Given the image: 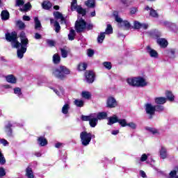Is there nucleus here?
I'll use <instances>...</instances> for the list:
<instances>
[{
    "label": "nucleus",
    "instance_id": "obj_1",
    "mask_svg": "<svg viewBox=\"0 0 178 178\" xmlns=\"http://www.w3.org/2000/svg\"><path fill=\"white\" fill-rule=\"evenodd\" d=\"M52 74L56 79L59 80H65L67 74H70V70L65 65H60L59 67H56L52 70Z\"/></svg>",
    "mask_w": 178,
    "mask_h": 178
},
{
    "label": "nucleus",
    "instance_id": "obj_2",
    "mask_svg": "<svg viewBox=\"0 0 178 178\" xmlns=\"http://www.w3.org/2000/svg\"><path fill=\"white\" fill-rule=\"evenodd\" d=\"M127 83L132 87H145L147 86V81H145V79L143 78V76L128 79Z\"/></svg>",
    "mask_w": 178,
    "mask_h": 178
},
{
    "label": "nucleus",
    "instance_id": "obj_3",
    "mask_svg": "<svg viewBox=\"0 0 178 178\" xmlns=\"http://www.w3.org/2000/svg\"><path fill=\"white\" fill-rule=\"evenodd\" d=\"M80 138L82 145H83V147H87V145L91 143L92 134L91 133H88L87 131H82L80 134Z\"/></svg>",
    "mask_w": 178,
    "mask_h": 178
},
{
    "label": "nucleus",
    "instance_id": "obj_4",
    "mask_svg": "<svg viewBox=\"0 0 178 178\" xmlns=\"http://www.w3.org/2000/svg\"><path fill=\"white\" fill-rule=\"evenodd\" d=\"M75 31L76 33H80L84 32L86 27H87V22L86 20L81 18L75 22Z\"/></svg>",
    "mask_w": 178,
    "mask_h": 178
},
{
    "label": "nucleus",
    "instance_id": "obj_5",
    "mask_svg": "<svg viewBox=\"0 0 178 178\" xmlns=\"http://www.w3.org/2000/svg\"><path fill=\"white\" fill-rule=\"evenodd\" d=\"M145 111L146 115H148L149 119L151 120L154 118L155 115V106L151 103H147L145 104Z\"/></svg>",
    "mask_w": 178,
    "mask_h": 178
},
{
    "label": "nucleus",
    "instance_id": "obj_6",
    "mask_svg": "<svg viewBox=\"0 0 178 178\" xmlns=\"http://www.w3.org/2000/svg\"><path fill=\"white\" fill-rule=\"evenodd\" d=\"M85 77L88 84H92L95 80V73L92 70H87L85 72Z\"/></svg>",
    "mask_w": 178,
    "mask_h": 178
},
{
    "label": "nucleus",
    "instance_id": "obj_7",
    "mask_svg": "<svg viewBox=\"0 0 178 178\" xmlns=\"http://www.w3.org/2000/svg\"><path fill=\"white\" fill-rule=\"evenodd\" d=\"M106 106V108H109L110 109L116 108L118 106V101H116V99H115V97L110 96L107 98Z\"/></svg>",
    "mask_w": 178,
    "mask_h": 178
},
{
    "label": "nucleus",
    "instance_id": "obj_8",
    "mask_svg": "<svg viewBox=\"0 0 178 178\" xmlns=\"http://www.w3.org/2000/svg\"><path fill=\"white\" fill-rule=\"evenodd\" d=\"M6 40L8 42H13L17 40V33L16 31H13L10 33H6Z\"/></svg>",
    "mask_w": 178,
    "mask_h": 178
},
{
    "label": "nucleus",
    "instance_id": "obj_9",
    "mask_svg": "<svg viewBox=\"0 0 178 178\" xmlns=\"http://www.w3.org/2000/svg\"><path fill=\"white\" fill-rule=\"evenodd\" d=\"M19 38H21V47L27 48V45H29V39L26 38V33H24V31L20 33Z\"/></svg>",
    "mask_w": 178,
    "mask_h": 178
},
{
    "label": "nucleus",
    "instance_id": "obj_10",
    "mask_svg": "<svg viewBox=\"0 0 178 178\" xmlns=\"http://www.w3.org/2000/svg\"><path fill=\"white\" fill-rule=\"evenodd\" d=\"M146 49L149 55L151 56V58H158L159 56L158 51L151 48V46H147Z\"/></svg>",
    "mask_w": 178,
    "mask_h": 178
},
{
    "label": "nucleus",
    "instance_id": "obj_11",
    "mask_svg": "<svg viewBox=\"0 0 178 178\" xmlns=\"http://www.w3.org/2000/svg\"><path fill=\"white\" fill-rule=\"evenodd\" d=\"M145 10H149V16L152 17H159V14L154 8H150L149 6H147L145 8Z\"/></svg>",
    "mask_w": 178,
    "mask_h": 178
},
{
    "label": "nucleus",
    "instance_id": "obj_12",
    "mask_svg": "<svg viewBox=\"0 0 178 178\" xmlns=\"http://www.w3.org/2000/svg\"><path fill=\"white\" fill-rule=\"evenodd\" d=\"M119 122V118L116 115H114L108 118L107 124L108 126H112V124H115V123Z\"/></svg>",
    "mask_w": 178,
    "mask_h": 178
},
{
    "label": "nucleus",
    "instance_id": "obj_13",
    "mask_svg": "<svg viewBox=\"0 0 178 178\" xmlns=\"http://www.w3.org/2000/svg\"><path fill=\"white\" fill-rule=\"evenodd\" d=\"M26 51H27V47H21V49H19L17 51V57L19 59H22V58L24 56V54H26Z\"/></svg>",
    "mask_w": 178,
    "mask_h": 178
},
{
    "label": "nucleus",
    "instance_id": "obj_14",
    "mask_svg": "<svg viewBox=\"0 0 178 178\" xmlns=\"http://www.w3.org/2000/svg\"><path fill=\"white\" fill-rule=\"evenodd\" d=\"M38 143L40 147H45V145H48V140L44 136H40L38 138Z\"/></svg>",
    "mask_w": 178,
    "mask_h": 178
},
{
    "label": "nucleus",
    "instance_id": "obj_15",
    "mask_svg": "<svg viewBox=\"0 0 178 178\" xmlns=\"http://www.w3.org/2000/svg\"><path fill=\"white\" fill-rule=\"evenodd\" d=\"M13 127V125H12L10 122H8V124L5 126V131L7 136H8L9 137H11L13 134V130H12Z\"/></svg>",
    "mask_w": 178,
    "mask_h": 178
},
{
    "label": "nucleus",
    "instance_id": "obj_16",
    "mask_svg": "<svg viewBox=\"0 0 178 178\" xmlns=\"http://www.w3.org/2000/svg\"><path fill=\"white\" fill-rule=\"evenodd\" d=\"M1 20H9V17H10V14L9 13V11L6 10H2L1 13Z\"/></svg>",
    "mask_w": 178,
    "mask_h": 178
},
{
    "label": "nucleus",
    "instance_id": "obj_17",
    "mask_svg": "<svg viewBox=\"0 0 178 178\" xmlns=\"http://www.w3.org/2000/svg\"><path fill=\"white\" fill-rule=\"evenodd\" d=\"M6 81L10 83L11 84H16L17 83V79L13 74H10L6 76Z\"/></svg>",
    "mask_w": 178,
    "mask_h": 178
},
{
    "label": "nucleus",
    "instance_id": "obj_18",
    "mask_svg": "<svg viewBox=\"0 0 178 178\" xmlns=\"http://www.w3.org/2000/svg\"><path fill=\"white\" fill-rule=\"evenodd\" d=\"M154 102L156 105H163V104H166V98L163 97H156Z\"/></svg>",
    "mask_w": 178,
    "mask_h": 178
},
{
    "label": "nucleus",
    "instance_id": "obj_19",
    "mask_svg": "<svg viewBox=\"0 0 178 178\" xmlns=\"http://www.w3.org/2000/svg\"><path fill=\"white\" fill-rule=\"evenodd\" d=\"M54 16L57 20H59L60 19L61 22H66V19L65 18V17H63V15H62V13H59V11L54 12Z\"/></svg>",
    "mask_w": 178,
    "mask_h": 178
},
{
    "label": "nucleus",
    "instance_id": "obj_20",
    "mask_svg": "<svg viewBox=\"0 0 178 178\" xmlns=\"http://www.w3.org/2000/svg\"><path fill=\"white\" fill-rule=\"evenodd\" d=\"M157 44L160 45L161 48H166L168 47V40L165 38H161L157 40Z\"/></svg>",
    "mask_w": 178,
    "mask_h": 178
},
{
    "label": "nucleus",
    "instance_id": "obj_21",
    "mask_svg": "<svg viewBox=\"0 0 178 178\" xmlns=\"http://www.w3.org/2000/svg\"><path fill=\"white\" fill-rule=\"evenodd\" d=\"M42 8L45 10H49V9L52 8V3H51L49 1H44L42 3Z\"/></svg>",
    "mask_w": 178,
    "mask_h": 178
},
{
    "label": "nucleus",
    "instance_id": "obj_22",
    "mask_svg": "<svg viewBox=\"0 0 178 178\" xmlns=\"http://www.w3.org/2000/svg\"><path fill=\"white\" fill-rule=\"evenodd\" d=\"M165 97L166 99H168L170 102H173V101H175V95L170 90H167L165 92Z\"/></svg>",
    "mask_w": 178,
    "mask_h": 178
},
{
    "label": "nucleus",
    "instance_id": "obj_23",
    "mask_svg": "<svg viewBox=\"0 0 178 178\" xmlns=\"http://www.w3.org/2000/svg\"><path fill=\"white\" fill-rule=\"evenodd\" d=\"M108 118V113L106 112H99L97 115V120H104Z\"/></svg>",
    "mask_w": 178,
    "mask_h": 178
},
{
    "label": "nucleus",
    "instance_id": "obj_24",
    "mask_svg": "<svg viewBox=\"0 0 178 178\" xmlns=\"http://www.w3.org/2000/svg\"><path fill=\"white\" fill-rule=\"evenodd\" d=\"M160 156L162 159H166L168 157V150H166V148L161 147V149L160 150Z\"/></svg>",
    "mask_w": 178,
    "mask_h": 178
},
{
    "label": "nucleus",
    "instance_id": "obj_25",
    "mask_svg": "<svg viewBox=\"0 0 178 178\" xmlns=\"http://www.w3.org/2000/svg\"><path fill=\"white\" fill-rule=\"evenodd\" d=\"M90 127H95L98 124V119L97 118L90 117L89 120Z\"/></svg>",
    "mask_w": 178,
    "mask_h": 178
},
{
    "label": "nucleus",
    "instance_id": "obj_26",
    "mask_svg": "<svg viewBox=\"0 0 178 178\" xmlns=\"http://www.w3.org/2000/svg\"><path fill=\"white\" fill-rule=\"evenodd\" d=\"M26 176L28 178H34V174L33 173V168L28 167L26 169Z\"/></svg>",
    "mask_w": 178,
    "mask_h": 178
},
{
    "label": "nucleus",
    "instance_id": "obj_27",
    "mask_svg": "<svg viewBox=\"0 0 178 178\" xmlns=\"http://www.w3.org/2000/svg\"><path fill=\"white\" fill-rule=\"evenodd\" d=\"M53 63L59 65L60 63V56L58 54H55L53 56Z\"/></svg>",
    "mask_w": 178,
    "mask_h": 178
},
{
    "label": "nucleus",
    "instance_id": "obj_28",
    "mask_svg": "<svg viewBox=\"0 0 178 178\" xmlns=\"http://www.w3.org/2000/svg\"><path fill=\"white\" fill-rule=\"evenodd\" d=\"M76 12H77V13H79V15H82V16H86V15H87V10H86V9L83 8V7H81V6H78Z\"/></svg>",
    "mask_w": 178,
    "mask_h": 178
},
{
    "label": "nucleus",
    "instance_id": "obj_29",
    "mask_svg": "<svg viewBox=\"0 0 178 178\" xmlns=\"http://www.w3.org/2000/svg\"><path fill=\"white\" fill-rule=\"evenodd\" d=\"M87 67H88L87 63H79V64L78 65L77 69H78V70H79V72H83V71H84V70H86Z\"/></svg>",
    "mask_w": 178,
    "mask_h": 178
},
{
    "label": "nucleus",
    "instance_id": "obj_30",
    "mask_svg": "<svg viewBox=\"0 0 178 178\" xmlns=\"http://www.w3.org/2000/svg\"><path fill=\"white\" fill-rule=\"evenodd\" d=\"M113 16L115 17V22H117V23H120V24H122L124 22L123 19L119 17V13L118 11L113 12Z\"/></svg>",
    "mask_w": 178,
    "mask_h": 178
},
{
    "label": "nucleus",
    "instance_id": "obj_31",
    "mask_svg": "<svg viewBox=\"0 0 178 178\" xmlns=\"http://www.w3.org/2000/svg\"><path fill=\"white\" fill-rule=\"evenodd\" d=\"M35 20V30H41V22L37 17L34 18Z\"/></svg>",
    "mask_w": 178,
    "mask_h": 178
},
{
    "label": "nucleus",
    "instance_id": "obj_32",
    "mask_svg": "<svg viewBox=\"0 0 178 178\" xmlns=\"http://www.w3.org/2000/svg\"><path fill=\"white\" fill-rule=\"evenodd\" d=\"M79 6H77V0H72L71 3L70 10L72 12H74V10H77Z\"/></svg>",
    "mask_w": 178,
    "mask_h": 178
},
{
    "label": "nucleus",
    "instance_id": "obj_33",
    "mask_svg": "<svg viewBox=\"0 0 178 178\" xmlns=\"http://www.w3.org/2000/svg\"><path fill=\"white\" fill-rule=\"evenodd\" d=\"M31 9V3L30 2L26 3L24 6V8H20L19 10L21 12H27V10H30Z\"/></svg>",
    "mask_w": 178,
    "mask_h": 178
},
{
    "label": "nucleus",
    "instance_id": "obj_34",
    "mask_svg": "<svg viewBox=\"0 0 178 178\" xmlns=\"http://www.w3.org/2000/svg\"><path fill=\"white\" fill-rule=\"evenodd\" d=\"M69 109H70V106L69 104H65L62 108V113L67 115L69 113Z\"/></svg>",
    "mask_w": 178,
    "mask_h": 178
},
{
    "label": "nucleus",
    "instance_id": "obj_35",
    "mask_svg": "<svg viewBox=\"0 0 178 178\" xmlns=\"http://www.w3.org/2000/svg\"><path fill=\"white\" fill-rule=\"evenodd\" d=\"M74 37H76V31L74 29H71L70 31V33L68 34V39L70 41H73L74 40Z\"/></svg>",
    "mask_w": 178,
    "mask_h": 178
},
{
    "label": "nucleus",
    "instance_id": "obj_36",
    "mask_svg": "<svg viewBox=\"0 0 178 178\" xmlns=\"http://www.w3.org/2000/svg\"><path fill=\"white\" fill-rule=\"evenodd\" d=\"M82 98L85 99H91V93L88 91H83L81 93Z\"/></svg>",
    "mask_w": 178,
    "mask_h": 178
},
{
    "label": "nucleus",
    "instance_id": "obj_37",
    "mask_svg": "<svg viewBox=\"0 0 178 178\" xmlns=\"http://www.w3.org/2000/svg\"><path fill=\"white\" fill-rule=\"evenodd\" d=\"M85 4L88 8H95V0H88Z\"/></svg>",
    "mask_w": 178,
    "mask_h": 178
},
{
    "label": "nucleus",
    "instance_id": "obj_38",
    "mask_svg": "<svg viewBox=\"0 0 178 178\" xmlns=\"http://www.w3.org/2000/svg\"><path fill=\"white\" fill-rule=\"evenodd\" d=\"M155 112H163L165 111V107L161 104L154 105Z\"/></svg>",
    "mask_w": 178,
    "mask_h": 178
},
{
    "label": "nucleus",
    "instance_id": "obj_39",
    "mask_svg": "<svg viewBox=\"0 0 178 178\" xmlns=\"http://www.w3.org/2000/svg\"><path fill=\"white\" fill-rule=\"evenodd\" d=\"M104 40H105V33L102 32L100 35L97 37V42L99 44H102L104 42Z\"/></svg>",
    "mask_w": 178,
    "mask_h": 178
},
{
    "label": "nucleus",
    "instance_id": "obj_40",
    "mask_svg": "<svg viewBox=\"0 0 178 178\" xmlns=\"http://www.w3.org/2000/svg\"><path fill=\"white\" fill-rule=\"evenodd\" d=\"M121 26H124L126 30H130V27H131V24H130V22H129L127 20L122 21Z\"/></svg>",
    "mask_w": 178,
    "mask_h": 178
},
{
    "label": "nucleus",
    "instance_id": "obj_41",
    "mask_svg": "<svg viewBox=\"0 0 178 178\" xmlns=\"http://www.w3.org/2000/svg\"><path fill=\"white\" fill-rule=\"evenodd\" d=\"M91 118H93L92 114H90V115H82L81 119L83 122H90Z\"/></svg>",
    "mask_w": 178,
    "mask_h": 178
},
{
    "label": "nucleus",
    "instance_id": "obj_42",
    "mask_svg": "<svg viewBox=\"0 0 178 178\" xmlns=\"http://www.w3.org/2000/svg\"><path fill=\"white\" fill-rule=\"evenodd\" d=\"M74 104L78 108H83V106H84V102L83 100L76 99L74 101Z\"/></svg>",
    "mask_w": 178,
    "mask_h": 178
},
{
    "label": "nucleus",
    "instance_id": "obj_43",
    "mask_svg": "<svg viewBox=\"0 0 178 178\" xmlns=\"http://www.w3.org/2000/svg\"><path fill=\"white\" fill-rule=\"evenodd\" d=\"M105 34H113V28H112V25L108 24L106 29Z\"/></svg>",
    "mask_w": 178,
    "mask_h": 178
},
{
    "label": "nucleus",
    "instance_id": "obj_44",
    "mask_svg": "<svg viewBox=\"0 0 178 178\" xmlns=\"http://www.w3.org/2000/svg\"><path fill=\"white\" fill-rule=\"evenodd\" d=\"M145 130H147V131H149V133H152V134H158V129L152 127H145Z\"/></svg>",
    "mask_w": 178,
    "mask_h": 178
},
{
    "label": "nucleus",
    "instance_id": "obj_45",
    "mask_svg": "<svg viewBox=\"0 0 178 178\" xmlns=\"http://www.w3.org/2000/svg\"><path fill=\"white\" fill-rule=\"evenodd\" d=\"M118 123L120 124L122 127H126L127 126L128 123L126 119H119L118 120Z\"/></svg>",
    "mask_w": 178,
    "mask_h": 178
},
{
    "label": "nucleus",
    "instance_id": "obj_46",
    "mask_svg": "<svg viewBox=\"0 0 178 178\" xmlns=\"http://www.w3.org/2000/svg\"><path fill=\"white\" fill-rule=\"evenodd\" d=\"M17 26H18L19 30H24L26 29V24L22 22V20H19L17 22Z\"/></svg>",
    "mask_w": 178,
    "mask_h": 178
},
{
    "label": "nucleus",
    "instance_id": "obj_47",
    "mask_svg": "<svg viewBox=\"0 0 178 178\" xmlns=\"http://www.w3.org/2000/svg\"><path fill=\"white\" fill-rule=\"evenodd\" d=\"M152 35H153V38H155L156 40H160L162 34L159 31H154L152 33Z\"/></svg>",
    "mask_w": 178,
    "mask_h": 178
},
{
    "label": "nucleus",
    "instance_id": "obj_48",
    "mask_svg": "<svg viewBox=\"0 0 178 178\" xmlns=\"http://www.w3.org/2000/svg\"><path fill=\"white\" fill-rule=\"evenodd\" d=\"M103 66H104V67H106V69H107L108 70H111V69H112V63L111 62H104Z\"/></svg>",
    "mask_w": 178,
    "mask_h": 178
},
{
    "label": "nucleus",
    "instance_id": "obj_49",
    "mask_svg": "<svg viewBox=\"0 0 178 178\" xmlns=\"http://www.w3.org/2000/svg\"><path fill=\"white\" fill-rule=\"evenodd\" d=\"M54 30L56 33H59V31H60V25L58 21H55L54 22Z\"/></svg>",
    "mask_w": 178,
    "mask_h": 178
},
{
    "label": "nucleus",
    "instance_id": "obj_50",
    "mask_svg": "<svg viewBox=\"0 0 178 178\" xmlns=\"http://www.w3.org/2000/svg\"><path fill=\"white\" fill-rule=\"evenodd\" d=\"M62 58H67L68 52L65 49H60Z\"/></svg>",
    "mask_w": 178,
    "mask_h": 178
},
{
    "label": "nucleus",
    "instance_id": "obj_51",
    "mask_svg": "<svg viewBox=\"0 0 178 178\" xmlns=\"http://www.w3.org/2000/svg\"><path fill=\"white\" fill-rule=\"evenodd\" d=\"M170 177L168 178H178V175L176 176V175H177V170H172L170 172Z\"/></svg>",
    "mask_w": 178,
    "mask_h": 178
},
{
    "label": "nucleus",
    "instance_id": "obj_52",
    "mask_svg": "<svg viewBox=\"0 0 178 178\" xmlns=\"http://www.w3.org/2000/svg\"><path fill=\"white\" fill-rule=\"evenodd\" d=\"M134 28L136 30H138V29H141V23L138 22L137 21H135L134 24Z\"/></svg>",
    "mask_w": 178,
    "mask_h": 178
},
{
    "label": "nucleus",
    "instance_id": "obj_53",
    "mask_svg": "<svg viewBox=\"0 0 178 178\" xmlns=\"http://www.w3.org/2000/svg\"><path fill=\"white\" fill-rule=\"evenodd\" d=\"M138 12V8L136 7H132L130 8V15H136Z\"/></svg>",
    "mask_w": 178,
    "mask_h": 178
},
{
    "label": "nucleus",
    "instance_id": "obj_54",
    "mask_svg": "<svg viewBox=\"0 0 178 178\" xmlns=\"http://www.w3.org/2000/svg\"><path fill=\"white\" fill-rule=\"evenodd\" d=\"M6 163V159L3 156V154L0 156V165H5Z\"/></svg>",
    "mask_w": 178,
    "mask_h": 178
},
{
    "label": "nucleus",
    "instance_id": "obj_55",
    "mask_svg": "<svg viewBox=\"0 0 178 178\" xmlns=\"http://www.w3.org/2000/svg\"><path fill=\"white\" fill-rule=\"evenodd\" d=\"M3 176H6V171L3 167H0V177H3Z\"/></svg>",
    "mask_w": 178,
    "mask_h": 178
},
{
    "label": "nucleus",
    "instance_id": "obj_56",
    "mask_svg": "<svg viewBox=\"0 0 178 178\" xmlns=\"http://www.w3.org/2000/svg\"><path fill=\"white\" fill-rule=\"evenodd\" d=\"M127 126H128L129 127H130L133 130H136V129H137V125L134 122H129V123L127 124Z\"/></svg>",
    "mask_w": 178,
    "mask_h": 178
},
{
    "label": "nucleus",
    "instance_id": "obj_57",
    "mask_svg": "<svg viewBox=\"0 0 178 178\" xmlns=\"http://www.w3.org/2000/svg\"><path fill=\"white\" fill-rule=\"evenodd\" d=\"M46 42L49 44V47H55V42L53 40L47 39Z\"/></svg>",
    "mask_w": 178,
    "mask_h": 178
},
{
    "label": "nucleus",
    "instance_id": "obj_58",
    "mask_svg": "<svg viewBox=\"0 0 178 178\" xmlns=\"http://www.w3.org/2000/svg\"><path fill=\"white\" fill-rule=\"evenodd\" d=\"M14 43V48H20V47H22V43L19 42V41H17V39L15 40V41L13 42Z\"/></svg>",
    "mask_w": 178,
    "mask_h": 178
},
{
    "label": "nucleus",
    "instance_id": "obj_59",
    "mask_svg": "<svg viewBox=\"0 0 178 178\" xmlns=\"http://www.w3.org/2000/svg\"><path fill=\"white\" fill-rule=\"evenodd\" d=\"M0 144H3V145L4 147H6V145H8L9 144V142H8V140H6V139H5V138H1Z\"/></svg>",
    "mask_w": 178,
    "mask_h": 178
},
{
    "label": "nucleus",
    "instance_id": "obj_60",
    "mask_svg": "<svg viewBox=\"0 0 178 178\" xmlns=\"http://www.w3.org/2000/svg\"><path fill=\"white\" fill-rule=\"evenodd\" d=\"M14 94H17L18 95H22V89L20 88H14Z\"/></svg>",
    "mask_w": 178,
    "mask_h": 178
},
{
    "label": "nucleus",
    "instance_id": "obj_61",
    "mask_svg": "<svg viewBox=\"0 0 178 178\" xmlns=\"http://www.w3.org/2000/svg\"><path fill=\"white\" fill-rule=\"evenodd\" d=\"M94 54H95V51L93 49H88V56H89V58H92V56H94Z\"/></svg>",
    "mask_w": 178,
    "mask_h": 178
},
{
    "label": "nucleus",
    "instance_id": "obj_62",
    "mask_svg": "<svg viewBox=\"0 0 178 178\" xmlns=\"http://www.w3.org/2000/svg\"><path fill=\"white\" fill-rule=\"evenodd\" d=\"M147 159H148V156H147L145 154H142L140 157V162H145Z\"/></svg>",
    "mask_w": 178,
    "mask_h": 178
},
{
    "label": "nucleus",
    "instance_id": "obj_63",
    "mask_svg": "<svg viewBox=\"0 0 178 178\" xmlns=\"http://www.w3.org/2000/svg\"><path fill=\"white\" fill-rule=\"evenodd\" d=\"M94 26L92 25V24H87L86 22V29L88 30V31H89V30H92Z\"/></svg>",
    "mask_w": 178,
    "mask_h": 178
},
{
    "label": "nucleus",
    "instance_id": "obj_64",
    "mask_svg": "<svg viewBox=\"0 0 178 178\" xmlns=\"http://www.w3.org/2000/svg\"><path fill=\"white\" fill-rule=\"evenodd\" d=\"M24 5V1L23 0H17L16 6H22Z\"/></svg>",
    "mask_w": 178,
    "mask_h": 178
}]
</instances>
